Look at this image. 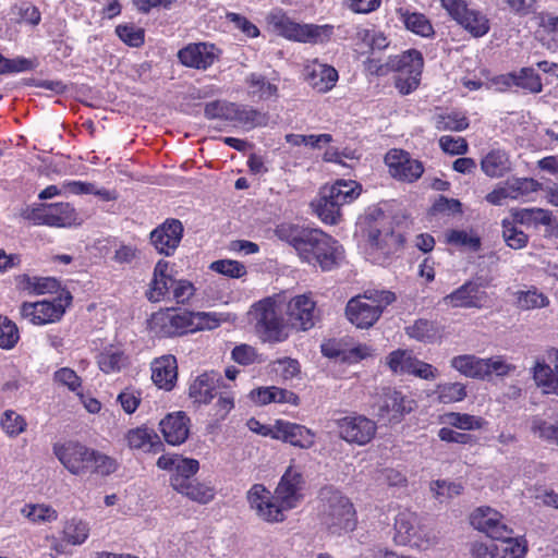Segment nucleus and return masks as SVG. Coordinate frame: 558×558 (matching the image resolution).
Masks as SVG:
<instances>
[{
	"label": "nucleus",
	"mask_w": 558,
	"mask_h": 558,
	"mask_svg": "<svg viewBox=\"0 0 558 558\" xmlns=\"http://www.w3.org/2000/svg\"><path fill=\"white\" fill-rule=\"evenodd\" d=\"M423 65V56L415 49H410L391 60V66L398 72L396 87L402 95L417 88Z\"/></svg>",
	"instance_id": "obj_10"
},
{
	"label": "nucleus",
	"mask_w": 558,
	"mask_h": 558,
	"mask_svg": "<svg viewBox=\"0 0 558 558\" xmlns=\"http://www.w3.org/2000/svg\"><path fill=\"white\" fill-rule=\"evenodd\" d=\"M286 314L292 326L308 330L315 325L317 318L316 302L311 293L287 296Z\"/></svg>",
	"instance_id": "obj_18"
},
{
	"label": "nucleus",
	"mask_w": 558,
	"mask_h": 558,
	"mask_svg": "<svg viewBox=\"0 0 558 558\" xmlns=\"http://www.w3.org/2000/svg\"><path fill=\"white\" fill-rule=\"evenodd\" d=\"M116 34L124 44L131 47H140L144 43V29L133 24L118 25Z\"/></svg>",
	"instance_id": "obj_62"
},
{
	"label": "nucleus",
	"mask_w": 558,
	"mask_h": 558,
	"mask_svg": "<svg viewBox=\"0 0 558 558\" xmlns=\"http://www.w3.org/2000/svg\"><path fill=\"white\" fill-rule=\"evenodd\" d=\"M71 300L72 296L68 294L65 298H57L52 301L24 302L20 307V312L22 317L33 325L52 324L61 319Z\"/></svg>",
	"instance_id": "obj_11"
},
{
	"label": "nucleus",
	"mask_w": 558,
	"mask_h": 558,
	"mask_svg": "<svg viewBox=\"0 0 558 558\" xmlns=\"http://www.w3.org/2000/svg\"><path fill=\"white\" fill-rule=\"evenodd\" d=\"M442 8L464 29L474 37H482L489 31L487 17L480 11L469 8L464 0H441Z\"/></svg>",
	"instance_id": "obj_13"
},
{
	"label": "nucleus",
	"mask_w": 558,
	"mask_h": 558,
	"mask_svg": "<svg viewBox=\"0 0 558 558\" xmlns=\"http://www.w3.org/2000/svg\"><path fill=\"white\" fill-rule=\"evenodd\" d=\"M407 335L421 342L433 343L442 336V327L428 319H417L407 327Z\"/></svg>",
	"instance_id": "obj_39"
},
{
	"label": "nucleus",
	"mask_w": 558,
	"mask_h": 558,
	"mask_svg": "<svg viewBox=\"0 0 558 558\" xmlns=\"http://www.w3.org/2000/svg\"><path fill=\"white\" fill-rule=\"evenodd\" d=\"M169 263L159 260L154 268L153 280L147 292V298L151 302H159L169 292L173 279L168 275Z\"/></svg>",
	"instance_id": "obj_37"
},
{
	"label": "nucleus",
	"mask_w": 558,
	"mask_h": 558,
	"mask_svg": "<svg viewBox=\"0 0 558 558\" xmlns=\"http://www.w3.org/2000/svg\"><path fill=\"white\" fill-rule=\"evenodd\" d=\"M220 377L216 373H204L197 376L190 385L189 396L197 403H208L216 393Z\"/></svg>",
	"instance_id": "obj_33"
},
{
	"label": "nucleus",
	"mask_w": 558,
	"mask_h": 558,
	"mask_svg": "<svg viewBox=\"0 0 558 558\" xmlns=\"http://www.w3.org/2000/svg\"><path fill=\"white\" fill-rule=\"evenodd\" d=\"M53 453L60 463L73 475L89 472L93 449L78 441L53 445Z\"/></svg>",
	"instance_id": "obj_15"
},
{
	"label": "nucleus",
	"mask_w": 558,
	"mask_h": 558,
	"mask_svg": "<svg viewBox=\"0 0 558 558\" xmlns=\"http://www.w3.org/2000/svg\"><path fill=\"white\" fill-rule=\"evenodd\" d=\"M157 466L161 470L172 472L170 483L175 490V480L182 482V484L187 483L190 478L197 473L199 463L196 459L167 453L158 458Z\"/></svg>",
	"instance_id": "obj_22"
},
{
	"label": "nucleus",
	"mask_w": 558,
	"mask_h": 558,
	"mask_svg": "<svg viewBox=\"0 0 558 558\" xmlns=\"http://www.w3.org/2000/svg\"><path fill=\"white\" fill-rule=\"evenodd\" d=\"M229 121L235 122L246 130H252L264 124L265 117L256 109L245 106L232 104V112Z\"/></svg>",
	"instance_id": "obj_43"
},
{
	"label": "nucleus",
	"mask_w": 558,
	"mask_h": 558,
	"mask_svg": "<svg viewBox=\"0 0 558 558\" xmlns=\"http://www.w3.org/2000/svg\"><path fill=\"white\" fill-rule=\"evenodd\" d=\"M440 423L460 430H478L487 424L481 416L460 412H447L442 414L440 416Z\"/></svg>",
	"instance_id": "obj_41"
},
{
	"label": "nucleus",
	"mask_w": 558,
	"mask_h": 558,
	"mask_svg": "<svg viewBox=\"0 0 558 558\" xmlns=\"http://www.w3.org/2000/svg\"><path fill=\"white\" fill-rule=\"evenodd\" d=\"M387 365L396 374H408L425 380H435L440 373L437 367L418 360L410 350L398 349L387 356Z\"/></svg>",
	"instance_id": "obj_12"
},
{
	"label": "nucleus",
	"mask_w": 558,
	"mask_h": 558,
	"mask_svg": "<svg viewBox=\"0 0 558 558\" xmlns=\"http://www.w3.org/2000/svg\"><path fill=\"white\" fill-rule=\"evenodd\" d=\"M276 235L292 245L303 262L324 271L338 267L344 257L342 245L319 229L282 223L276 228Z\"/></svg>",
	"instance_id": "obj_1"
},
{
	"label": "nucleus",
	"mask_w": 558,
	"mask_h": 558,
	"mask_svg": "<svg viewBox=\"0 0 558 558\" xmlns=\"http://www.w3.org/2000/svg\"><path fill=\"white\" fill-rule=\"evenodd\" d=\"M510 198L518 199L529 194L539 191L541 183L531 178H515L506 182Z\"/></svg>",
	"instance_id": "obj_56"
},
{
	"label": "nucleus",
	"mask_w": 558,
	"mask_h": 558,
	"mask_svg": "<svg viewBox=\"0 0 558 558\" xmlns=\"http://www.w3.org/2000/svg\"><path fill=\"white\" fill-rule=\"evenodd\" d=\"M141 391L133 388H124L117 397V402L126 414H133L141 404Z\"/></svg>",
	"instance_id": "obj_64"
},
{
	"label": "nucleus",
	"mask_w": 558,
	"mask_h": 558,
	"mask_svg": "<svg viewBox=\"0 0 558 558\" xmlns=\"http://www.w3.org/2000/svg\"><path fill=\"white\" fill-rule=\"evenodd\" d=\"M209 269L233 279H239L246 275V267L233 259L215 260L209 265Z\"/></svg>",
	"instance_id": "obj_58"
},
{
	"label": "nucleus",
	"mask_w": 558,
	"mask_h": 558,
	"mask_svg": "<svg viewBox=\"0 0 558 558\" xmlns=\"http://www.w3.org/2000/svg\"><path fill=\"white\" fill-rule=\"evenodd\" d=\"M21 217L35 226L70 228L82 222L75 208L69 203L37 204L21 210Z\"/></svg>",
	"instance_id": "obj_6"
},
{
	"label": "nucleus",
	"mask_w": 558,
	"mask_h": 558,
	"mask_svg": "<svg viewBox=\"0 0 558 558\" xmlns=\"http://www.w3.org/2000/svg\"><path fill=\"white\" fill-rule=\"evenodd\" d=\"M287 293L267 296L251 307L250 315L265 341L281 342L288 338L284 320Z\"/></svg>",
	"instance_id": "obj_3"
},
{
	"label": "nucleus",
	"mask_w": 558,
	"mask_h": 558,
	"mask_svg": "<svg viewBox=\"0 0 558 558\" xmlns=\"http://www.w3.org/2000/svg\"><path fill=\"white\" fill-rule=\"evenodd\" d=\"M117 469L118 462L114 458L93 449L89 469L92 473L107 476L116 472Z\"/></svg>",
	"instance_id": "obj_57"
},
{
	"label": "nucleus",
	"mask_w": 558,
	"mask_h": 558,
	"mask_svg": "<svg viewBox=\"0 0 558 558\" xmlns=\"http://www.w3.org/2000/svg\"><path fill=\"white\" fill-rule=\"evenodd\" d=\"M487 294L481 286L468 281L442 299V303L451 307L481 308L487 303Z\"/></svg>",
	"instance_id": "obj_25"
},
{
	"label": "nucleus",
	"mask_w": 558,
	"mask_h": 558,
	"mask_svg": "<svg viewBox=\"0 0 558 558\" xmlns=\"http://www.w3.org/2000/svg\"><path fill=\"white\" fill-rule=\"evenodd\" d=\"M0 426L8 437L15 438L26 430L27 422L22 414L10 409L1 414Z\"/></svg>",
	"instance_id": "obj_48"
},
{
	"label": "nucleus",
	"mask_w": 558,
	"mask_h": 558,
	"mask_svg": "<svg viewBox=\"0 0 558 558\" xmlns=\"http://www.w3.org/2000/svg\"><path fill=\"white\" fill-rule=\"evenodd\" d=\"M190 314L191 332L215 329L223 320L222 315L215 312H190Z\"/></svg>",
	"instance_id": "obj_55"
},
{
	"label": "nucleus",
	"mask_w": 558,
	"mask_h": 558,
	"mask_svg": "<svg viewBox=\"0 0 558 558\" xmlns=\"http://www.w3.org/2000/svg\"><path fill=\"white\" fill-rule=\"evenodd\" d=\"M446 242L450 245L458 247H465L476 251L481 246L480 238L473 232L468 230H448L446 232Z\"/></svg>",
	"instance_id": "obj_53"
},
{
	"label": "nucleus",
	"mask_w": 558,
	"mask_h": 558,
	"mask_svg": "<svg viewBox=\"0 0 558 558\" xmlns=\"http://www.w3.org/2000/svg\"><path fill=\"white\" fill-rule=\"evenodd\" d=\"M515 215L513 219L502 220V235L507 245L513 250H520L527 243V235L517 227Z\"/></svg>",
	"instance_id": "obj_54"
},
{
	"label": "nucleus",
	"mask_w": 558,
	"mask_h": 558,
	"mask_svg": "<svg viewBox=\"0 0 558 558\" xmlns=\"http://www.w3.org/2000/svg\"><path fill=\"white\" fill-rule=\"evenodd\" d=\"M16 288L29 294H45L54 291L59 283L50 277H32L23 274L15 278Z\"/></svg>",
	"instance_id": "obj_40"
},
{
	"label": "nucleus",
	"mask_w": 558,
	"mask_h": 558,
	"mask_svg": "<svg viewBox=\"0 0 558 558\" xmlns=\"http://www.w3.org/2000/svg\"><path fill=\"white\" fill-rule=\"evenodd\" d=\"M399 14L405 28L413 34L422 37H429L434 34L432 23L424 14L411 12L407 9H400Z\"/></svg>",
	"instance_id": "obj_45"
},
{
	"label": "nucleus",
	"mask_w": 558,
	"mask_h": 558,
	"mask_svg": "<svg viewBox=\"0 0 558 558\" xmlns=\"http://www.w3.org/2000/svg\"><path fill=\"white\" fill-rule=\"evenodd\" d=\"M159 428L169 445L179 446L189 437L190 418L182 411L170 413L160 421Z\"/></svg>",
	"instance_id": "obj_27"
},
{
	"label": "nucleus",
	"mask_w": 558,
	"mask_h": 558,
	"mask_svg": "<svg viewBox=\"0 0 558 558\" xmlns=\"http://www.w3.org/2000/svg\"><path fill=\"white\" fill-rule=\"evenodd\" d=\"M481 167L490 178L502 177L510 169L508 155L504 150L494 149L482 159Z\"/></svg>",
	"instance_id": "obj_44"
},
{
	"label": "nucleus",
	"mask_w": 558,
	"mask_h": 558,
	"mask_svg": "<svg viewBox=\"0 0 558 558\" xmlns=\"http://www.w3.org/2000/svg\"><path fill=\"white\" fill-rule=\"evenodd\" d=\"M303 73L305 82L320 94L330 92L339 80L338 71L332 65L317 59L307 61Z\"/></svg>",
	"instance_id": "obj_20"
},
{
	"label": "nucleus",
	"mask_w": 558,
	"mask_h": 558,
	"mask_svg": "<svg viewBox=\"0 0 558 558\" xmlns=\"http://www.w3.org/2000/svg\"><path fill=\"white\" fill-rule=\"evenodd\" d=\"M435 126L439 131H463L469 126L468 118L459 111L440 113L435 117Z\"/></svg>",
	"instance_id": "obj_51"
},
{
	"label": "nucleus",
	"mask_w": 558,
	"mask_h": 558,
	"mask_svg": "<svg viewBox=\"0 0 558 558\" xmlns=\"http://www.w3.org/2000/svg\"><path fill=\"white\" fill-rule=\"evenodd\" d=\"M218 49L213 44H190L178 52L180 62L197 70H206L218 59Z\"/></svg>",
	"instance_id": "obj_23"
},
{
	"label": "nucleus",
	"mask_w": 558,
	"mask_h": 558,
	"mask_svg": "<svg viewBox=\"0 0 558 558\" xmlns=\"http://www.w3.org/2000/svg\"><path fill=\"white\" fill-rule=\"evenodd\" d=\"M415 402L407 399L400 391L387 388L381 396L379 411L381 415H389L391 418H399L404 413L411 412Z\"/></svg>",
	"instance_id": "obj_32"
},
{
	"label": "nucleus",
	"mask_w": 558,
	"mask_h": 558,
	"mask_svg": "<svg viewBox=\"0 0 558 558\" xmlns=\"http://www.w3.org/2000/svg\"><path fill=\"white\" fill-rule=\"evenodd\" d=\"M517 304L524 311L543 308L549 305V299L536 288H530L517 293Z\"/></svg>",
	"instance_id": "obj_52"
},
{
	"label": "nucleus",
	"mask_w": 558,
	"mask_h": 558,
	"mask_svg": "<svg viewBox=\"0 0 558 558\" xmlns=\"http://www.w3.org/2000/svg\"><path fill=\"white\" fill-rule=\"evenodd\" d=\"M177 371V359L173 355H163L153 362L151 379L156 386L169 391L174 387Z\"/></svg>",
	"instance_id": "obj_30"
},
{
	"label": "nucleus",
	"mask_w": 558,
	"mask_h": 558,
	"mask_svg": "<svg viewBox=\"0 0 558 558\" xmlns=\"http://www.w3.org/2000/svg\"><path fill=\"white\" fill-rule=\"evenodd\" d=\"M124 440L131 450L157 453L162 450L163 445L154 428L145 425L130 428Z\"/></svg>",
	"instance_id": "obj_28"
},
{
	"label": "nucleus",
	"mask_w": 558,
	"mask_h": 558,
	"mask_svg": "<svg viewBox=\"0 0 558 558\" xmlns=\"http://www.w3.org/2000/svg\"><path fill=\"white\" fill-rule=\"evenodd\" d=\"M20 335L16 325L8 317L0 316V348L11 349L19 341Z\"/></svg>",
	"instance_id": "obj_63"
},
{
	"label": "nucleus",
	"mask_w": 558,
	"mask_h": 558,
	"mask_svg": "<svg viewBox=\"0 0 558 558\" xmlns=\"http://www.w3.org/2000/svg\"><path fill=\"white\" fill-rule=\"evenodd\" d=\"M247 95L258 101H267L279 97L277 78H268L260 73H251L245 77Z\"/></svg>",
	"instance_id": "obj_29"
},
{
	"label": "nucleus",
	"mask_w": 558,
	"mask_h": 558,
	"mask_svg": "<svg viewBox=\"0 0 558 558\" xmlns=\"http://www.w3.org/2000/svg\"><path fill=\"white\" fill-rule=\"evenodd\" d=\"M484 357L460 354L450 360V366L464 377L484 380Z\"/></svg>",
	"instance_id": "obj_38"
},
{
	"label": "nucleus",
	"mask_w": 558,
	"mask_h": 558,
	"mask_svg": "<svg viewBox=\"0 0 558 558\" xmlns=\"http://www.w3.org/2000/svg\"><path fill=\"white\" fill-rule=\"evenodd\" d=\"M323 190L329 195V199H335L336 204L342 207L353 203L361 195L362 186L354 180L339 179Z\"/></svg>",
	"instance_id": "obj_36"
},
{
	"label": "nucleus",
	"mask_w": 558,
	"mask_h": 558,
	"mask_svg": "<svg viewBox=\"0 0 558 558\" xmlns=\"http://www.w3.org/2000/svg\"><path fill=\"white\" fill-rule=\"evenodd\" d=\"M189 311L163 310L151 315L148 326L158 337H177L191 332Z\"/></svg>",
	"instance_id": "obj_14"
},
{
	"label": "nucleus",
	"mask_w": 558,
	"mask_h": 558,
	"mask_svg": "<svg viewBox=\"0 0 558 558\" xmlns=\"http://www.w3.org/2000/svg\"><path fill=\"white\" fill-rule=\"evenodd\" d=\"M302 474L290 466L282 475L275 496L260 484H255L247 493V500L259 518L269 522L284 519V511L296 507L301 500Z\"/></svg>",
	"instance_id": "obj_2"
},
{
	"label": "nucleus",
	"mask_w": 558,
	"mask_h": 558,
	"mask_svg": "<svg viewBox=\"0 0 558 558\" xmlns=\"http://www.w3.org/2000/svg\"><path fill=\"white\" fill-rule=\"evenodd\" d=\"M392 542L397 546L425 551L437 544V536L430 529L421 524L415 512L403 509L395 518Z\"/></svg>",
	"instance_id": "obj_5"
},
{
	"label": "nucleus",
	"mask_w": 558,
	"mask_h": 558,
	"mask_svg": "<svg viewBox=\"0 0 558 558\" xmlns=\"http://www.w3.org/2000/svg\"><path fill=\"white\" fill-rule=\"evenodd\" d=\"M323 522L333 534L352 531L356 524V517L349 498L339 492H333L328 498Z\"/></svg>",
	"instance_id": "obj_9"
},
{
	"label": "nucleus",
	"mask_w": 558,
	"mask_h": 558,
	"mask_svg": "<svg viewBox=\"0 0 558 558\" xmlns=\"http://www.w3.org/2000/svg\"><path fill=\"white\" fill-rule=\"evenodd\" d=\"M395 300L396 295L391 291L367 290L349 300L345 306V316L356 328L368 329Z\"/></svg>",
	"instance_id": "obj_4"
},
{
	"label": "nucleus",
	"mask_w": 558,
	"mask_h": 558,
	"mask_svg": "<svg viewBox=\"0 0 558 558\" xmlns=\"http://www.w3.org/2000/svg\"><path fill=\"white\" fill-rule=\"evenodd\" d=\"M366 236V259L377 265L388 264L390 256L402 245L401 235L395 233L391 227L383 221L369 226Z\"/></svg>",
	"instance_id": "obj_7"
},
{
	"label": "nucleus",
	"mask_w": 558,
	"mask_h": 558,
	"mask_svg": "<svg viewBox=\"0 0 558 558\" xmlns=\"http://www.w3.org/2000/svg\"><path fill=\"white\" fill-rule=\"evenodd\" d=\"M385 162L390 174L401 181H416L424 172V167L418 160L412 159L408 153L391 149L386 154Z\"/></svg>",
	"instance_id": "obj_19"
},
{
	"label": "nucleus",
	"mask_w": 558,
	"mask_h": 558,
	"mask_svg": "<svg viewBox=\"0 0 558 558\" xmlns=\"http://www.w3.org/2000/svg\"><path fill=\"white\" fill-rule=\"evenodd\" d=\"M340 437L350 444L363 446L375 436L377 425L364 415H348L337 420Z\"/></svg>",
	"instance_id": "obj_17"
},
{
	"label": "nucleus",
	"mask_w": 558,
	"mask_h": 558,
	"mask_svg": "<svg viewBox=\"0 0 558 558\" xmlns=\"http://www.w3.org/2000/svg\"><path fill=\"white\" fill-rule=\"evenodd\" d=\"M277 440L288 442L302 449L312 448L316 441V434L304 425L284 420H277Z\"/></svg>",
	"instance_id": "obj_26"
},
{
	"label": "nucleus",
	"mask_w": 558,
	"mask_h": 558,
	"mask_svg": "<svg viewBox=\"0 0 558 558\" xmlns=\"http://www.w3.org/2000/svg\"><path fill=\"white\" fill-rule=\"evenodd\" d=\"M90 531L92 526L89 521L78 517H72L66 519L62 524V541L71 546H81L88 539Z\"/></svg>",
	"instance_id": "obj_35"
},
{
	"label": "nucleus",
	"mask_w": 558,
	"mask_h": 558,
	"mask_svg": "<svg viewBox=\"0 0 558 558\" xmlns=\"http://www.w3.org/2000/svg\"><path fill=\"white\" fill-rule=\"evenodd\" d=\"M175 490L186 496L192 501L208 504L214 499L215 490L211 486L196 481H189L185 484L175 480Z\"/></svg>",
	"instance_id": "obj_42"
},
{
	"label": "nucleus",
	"mask_w": 558,
	"mask_h": 558,
	"mask_svg": "<svg viewBox=\"0 0 558 558\" xmlns=\"http://www.w3.org/2000/svg\"><path fill=\"white\" fill-rule=\"evenodd\" d=\"M484 380L492 376L505 377L515 371V366L504 355L484 357Z\"/></svg>",
	"instance_id": "obj_49"
},
{
	"label": "nucleus",
	"mask_w": 558,
	"mask_h": 558,
	"mask_svg": "<svg viewBox=\"0 0 558 558\" xmlns=\"http://www.w3.org/2000/svg\"><path fill=\"white\" fill-rule=\"evenodd\" d=\"M515 220L520 223L548 226L551 222V214L543 208H526L515 213Z\"/></svg>",
	"instance_id": "obj_59"
},
{
	"label": "nucleus",
	"mask_w": 558,
	"mask_h": 558,
	"mask_svg": "<svg viewBox=\"0 0 558 558\" xmlns=\"http://www.w3.org/2000/svg\"><path fill=\"white\" fill-rule=\"evenodd\" d=\"M21 514L34 524L51 523L58 519V511L46 504H26Z\"/></svg>",
	"instance_id": "obj_47"
},
{
	"label": "nucleus",
	"mask_w": 558,
	"mask_h": 558,
	"mask_svg": "<svg viewBox=\"0 0 558 558\" xmlns=\"http://www.w3.org/2000/svg\"><path fill=\"white\" fill-rule=\"evenodd\" d=\"M318 218L326 225H337L341 220V206L323 190L320 197L313 204Z\"/></svg>",
	"instance_id": "obj_46"
},
{
	"label": "nucleus",
	"mask_w": 558,
	"mask_h": 558,
	"mask_svg": "<svg viewBox=\"0 0 558 558\" xmlns=\"http://www.w3.org/2000/svg\"><path fill=\"white\" fill-rule=\"evenodd\" d=\"M471 525L493 539H506L512 530L505 523L504 515L488 506L474 509L470 515Z\"/></svg>",
	"instance_id": "obj_16"
},
{
	"label": "nucleus",
	"mask_w": 558,
	"mask_h": 558,
	"mask_svg": "<svg viewBox=\"0 0 558 558\" xmlns=\"http://www.w3.org/2000/svg\"><path fill=\"white\" fill-rule=\"evenodd\" d=\"M547 357L554 367L544 360H537L532 371L533 379L544 393L558 396V349L548 350Z\"/></svg>",
	"instance_id": "obj_24"
},
{
	"label": "nucleus",
	"mask_w": 558,
	"mask_h": 558,
	"mask_svg": "<svg viewBox=\"0 0 558 558\" xmlns=\"http://www.w3.org/2000/svg\"><path fill=\"white\" fill-rule=\"evenodd\" d=\"M130 364V357L119 345H107L97 355L99 369L109 375L120 373Z\"/></svg>",
	"instance_id": "obj_31"
},
{
	"label": "nucleus",
	"mask_w": 558,
	"mask_h": 558,
	"mask_svg": "<svg viewBox=\"0 0 558 558\" xmlns=\"http://www.w3.org/2000/svg\"><path fill=\"white\" fill-rule=\"evenodd\" d=\"M502 545L499 546V554L496 558H524L526 553V543L522 538L500 539Z\"/></svg>",
	"instance_id": "obj_60"
},
{
	"label": "nucleus",
	"mask_w": 558,
	"mask_h": 558,
	"mask_svg": "<svg viewBox=\"0 0 558 558\" xmlns=\"http://www.w3.org/2000/svg\"><path fill=\"white\" fill-rule=\"evenodd\" d=\"M435 393L440 403H456L465 399L466 387L464 384L458 381L439 384L435 389Z\"/></svg>",
	"instance_id": "obj_50"
},
{
	"label": "nucleus",
	"mask_w": 558,
	"mask_h": 558,
	"mask_svg": "<svg viewBox=\"0 0 558 558\" xmlns=\"http://www.w3.org/2000/svg\"><path fill=\"white\" fill-rule=\"evenodd\" d=\"M497 84L505 87H520L531 93H539L542 90V82L537 73L533 69L524 68L518 73H508L497 78Z\"/></svg>",
	"instance_id": "obj_34"
},
{
	"label": "nucleus",
	"mask_w": 558,
	"mask_h": 558,
	"mask_svg": "<svg viewBox=\"0 0 558 558\" xmlns=\"http://www.w3.org/2000/svg\"><path fill=\"white\" fill-rule=\"evenodd\" d=\"M53 379L58 385L66 387L70 391L80 395L82 389V379L72 368H59L54 372Z\"/></svg>",
	"instance_id": "obj_61"
},
{
	"label": "nucleus",
	"mask_w": 558,
	"mask_h": 558,
	"mask_svg": "<svg viewBox=\"0 0 558 558\" xmlns=\"http://www.w3.org/2000/svg\"><path fill=\"white\" fill-rule=\"evenodd\" d=\"M183 235V226L177 219H168L154 229L150 242L158 253L170 256L179 246Z\"/></svg>",
	"instance_id": "obj_21"
},
{
	"label": "nucleus",
	"mask_w": 558,
	"mask_h": 558,
	"mask_svg": "<svg viewBox=\"0 0 558 558\" xmlns=\"http://www.w3.org/2000/svg\"><path fill=\"white\" fill-rule=\"evenodd\" d=\"M272 25L280 36L303 44H322L332 35L330 25L302 24L284 14L275 15Z\"/></svg>",
	"instance_id": "obj_8"
}]
</instances>
